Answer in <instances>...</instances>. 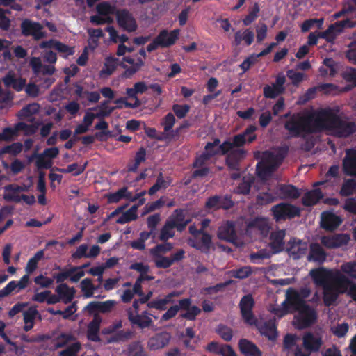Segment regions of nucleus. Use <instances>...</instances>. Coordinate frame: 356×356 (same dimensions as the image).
Segmentation results:
<instances>
[{
	"mask_svg": "<svg viewBox=\"0 0 356 356\" xmlns=\"http://www.w3.org/2000/svg\"><path fill=\"white\" fill-rule=\"evenodd\" d=\"M284 157L280 149H274L264 153L262 161L257 165V172L261 179L266 180L280 165Z\"/></svg>",
	"mask_w": 356,
	"mask_h": 356,
	"instance_id": "39448f33",
	"label": "nucleus"
},
{
	"mask_svg": "<svg viewBox=\"0 0 356 356\" xmlns=\"http://www.w3.org/2000/svg\"><path fill=\"white\" fill-rule=\"evenodd\" d=\"M175 123V118L173 114L168 113L162 122L163 126L164 132L163 134V138L165 139H172L177 134V131L172 130Z\"/></svg>",
	"mask_w": 356,
	"mask_h": 356,
	"instance_id": "7c9ffc66",
	"label": "nucleus"
},
{
	"mask_svg": "<svg viewBox=\"0 0 356 356\" xmlns=\"http://www.w3.org/2000/svg\"><path fill=\"white\" fill-rule=\"evenodd\" d=\"M172 221H167L165 225L161 230L159 238L161 241H167L175 235L174 229L175 228L172 225Z\"/></svg>",
	"mask_w": 356,
	"mask_h": 356,
	"instance_id": "864d4df0",
	"label": "nucleus"
},
{
	"mask_svg": "<svg viewBox=\"0 0 356 356\" xmlns=\"http://www.w3.org/2000/svg\"><path fill=\"white\" fill-rule=\"evenodd\" d=\"M98 14L104 17H111V15L116 13L115 6L108 2H102L97 6Z\"/></svg>",
	"mask_w": 356,
	"mask_h": 356,
	"instance_id": "3c124183",
	"label": "nucleus"
},
{
	"mask_svg": "<svg viewBox=\"0 0 356 356\" xmlns=\"http://www.w3.org/2000/svg\"><path fill=\"white\" fill-rule=\"evenodd\" d=\"M183 211L176 210L169 218L168 221H172V225L179 232H181L189 222V220H184Z\"/></svg>",
	"mask_w": 356,
	"mask_h": 356,
	"instance_id": "a19ab883",
	"label": "nucleus"
},
{
	"mask_svg": "<svg viewBox=\"0 0 356 356\" xmlns=\"http://www.w3.org/2000/svg\"><path fill=\"white\" fill-rule=\"evenodd\" d=\"M22 32L26 35H32L35 39L39 40L44 37L42 26L38 22L25 20L22 24Z\"/></svg>",
	"mask_w": 356,
	"mask_h": 356,
	"instance_id": "2eb2a0df",
	"label": "nucleus"
},
{
	"mask_svg": "<svg viewBox=\"0 0 356 356\" xmlns=\"http://www.w3.org/2000/svg\"><path fill=\"white\" fill-rule=\"evenodd\" d=\"M323 195L318 189H314L305 194L302 197V203L305 206H311L316 204L322 198Z\"/></svg>",
	"mask_w": 356,
	"mask_h": 356,
	"instance_id": "a18cd8bd",
	"label": "nucleus"
},
{
	"mask_svg": "<svg viewBox=\"0 0 356 356\" xmlns=\"http://www.w3.org/2000/svg\"><path fill=\"white\" fill-rule=\"evenodd\" d=\"M309 275L316 284L323 287L343 275L339 270H327L322 268L312 270Z\"/></svg>",
	"mask_w": 356,
	"mask_h": 356,
	"instance_id": "1a4fd4ad",
	"label": "nucleus"
},
{
	"mask_svg": "<svg viewBox=\"0 0 356 356\" xmlns=\"http://www.w3.org/2000/svg\"><path fill=\"white\" fill-rule=\"evenodd\" d=\"M123 61L130 64L131 66L130 67H127V66L124 64L122 65V67L125 69V71L123 74V76L129 78L136 72L140 70V69L143 66L144 63L141 59H137L135 61L134 59L130 57H125L123 58Z\"/></svg>",
	"mask_w": 356,
	"mask_h": 356,
	"instance_id": "c756f323",
	"label": "nucleus"
},
{
	"mask_svg": "<svg viewBox=\"0 0 356 356\" xmlns=\"http://www.w3.org/2000/svg\"><path fill=\"white\" fill-rule=\"evenodd\" d=\"M287 301L291 305L293 310L298 311L293 321L296 328L304 329L314 323L316 320V312L302 301L300 296L293 289L287 290Z\"/></svg>",
	"mask_w": 356,
	"mask_h": 356,
	"instance_id": "7ed1b4c3",
	"label": "nucleus"
},
{
	"mask_svg": "<svg viewBox=\"0 0 356 356\" xmlns=\"http://www.w3.org/2000/svg\"><path fill=\"white\" fill-rule=\"evenodd\" d=\"M56 348L66 346V348L60 353V356H76L80 350L81 344L71 334H62L57 337Z\"/></svg>",
	"mask_w": 356,
	"mask_h": 356,
	"instance_id": "6e6552de",
	"label": "nucleus"
},
{
	"mask_svg": "<svg viewBox=\"0 0 356 356\" xmlns=\"http://www.w3.org/2000/svg\"><path fill=\"white\" fill-rule=\"evenodd\" d=\"M79 288L83 296L86 298H92L97 289L90 278L83 279L79 284Z\"/></svg>",
	"mask_w": 356,
	"mask_h": 356,
	"instance_id": "c9c22d12",
	"label": "nucleus"
},
{
	"mask_svg": "<svg viewBox=\"0 0 356 356\" xmlns=\"http://www.w3.org/2000/svg\"><path fill=\"white\" fill-rule=\"evenodd\" d=\"M29 280V275H24L19 281L15 282L12 281L10 282L6 286H5V291L6 293H18L24 288L26 287L28 282Z\"/></svg>",
	"mask_w": 356,
	"mask_h": 356,
	"instance_id": "e433bc0d",
	"label": "nucleus"
},
{
	"mask_svg": "<svg viewBox=\"0 0 356 356\" xmlns=\"http://www.w3.org/2000/svg\"><path fill=\"white\" fill-rule=\"evenodd\" d=\"M147 89V86L145 82L143 81L137 82L134 85L132 88H127V95L129 97L134 100L133 106H139L140 105V102L137 98V95L144 93Z\"/></svg>",
	"mask_w": 356,
	"mask_h": 356,
	"instance_id": "393cba45",
	"label": "nucleus"
},
{
	"mask_svg": "<svg viewBox=\"0 0 356 356\" xmlns=\"http://www.w3.org/2000/svg\"><path fill=\"white\" fill-rule=\"evenodd\" d=\"M179 309L186 311L181 316L188 320H194L200 312V309L195 305H191V300L188 298L182 299L179 301Z\"/></svg>",
	"mask_w": 356,
	"mask_h": 356,
	"instance_id": "412c9836",
	"label": "nucleus"
},
{
	"mask_svg": "<svg viewBox=\"0 0 356 356\" xmlns=\"http://www.w3.org/2000/svg\"><path fill=\"white\" fill-rule=\"evenodd\" d=\"M285 236L284 230H279L273 232L270 236V245L273 249L272 253H275L281 250L284 246L283 239Z\"/></svg>",
	"mask_w": 356,
	"mask_h": 356,
	"instance_id": "ea45409f",
	"label": "nucleus"
},
{
	"mask_svg": "<svg viewBox=\"0 0 356 356\" xmlns=\"http://www.w3.org/2000/svg\"><path fill=\"white\" fill-rule=\"evenodd\" d=\"M276 196L266 193H260L257 197V202L259 205H265L274 202Z\"/></svg>",
	"mask_w": 356,
	"mask_h": 356,
	"instance_id": "0e129e2a",
	"label": "nucleus"
},
{
	"mask_svg": "<svg viewBox=\"0 0 356 356\" xmlns=\"http://www.w3.org/2000/svg\"><path fill=\"white\" fill-rule=\"evenodd\" d=\"M326 254L320 245L314 243L310 247V252L308 256L309 261L322 263L325 260Z\"/></svg>",
	"mask_w": 356,
	"mask_h": 356,
	"instance_id": "58836bf2",
	"label": "nucleus"
},
{
	"mask_svg": "<svg viewBox=\"0 0 356 356\" xmlns=\"http://www.w3.org/2000/svg\"><path fill=\"white\" fill-rule=\"evenodd\" d=\"M254 38L253 31L250 29H247L243 31H238L235 33L234 35V44L235 45H239L242 41H244L247 45H250Z\"/></svg>",
	"mask_w": 356,
	"mask_h": 356,
	"instance_id": "4c0bfd02",
	"label": "nucleus"
},
{
	"mask_svg": "<svg viewBox=\"0 0 356 356\" xmlns=\"http://www.w3.org/2000/svg\"><path fill=\"white\" fill-rule=\"evenodd\" d=\"M41 48L54 49L60 53L63 56H67L74 54V51L72 47L60 42L55 40H51L46 42H42L40 44Z\"/></svg>",
	"mask_w": 356,
	"mask_h": 356,
	"instance_id": "aec40b11",
	"label": "nucleus"
},
{
	"mask_svg": "<svg viewBox=\"0 0 356 356\" xmlns=\"http://www.w3.org/2000/svg\"><path fill=\"white\" fill-rule=\"evenodd\" d=\"M253 181V177L250 175L243 177L242 182L238 186L236 191L238 193L247 194L250 191V186Z\"/></svg>",
	"mask_w": 356,
	"mask_h": 356,
	"instance_id": "4d7b16f0",
	"label": "nucleus"
},
{
	"mask_svg": "<svg viewBox=\"0 0 356 356\" xmlns=\"http://www.w3.org/2000/svg\"><path fill=\"white\" fill-rule=\"evenodd\" d=\"M307 245L300 240L293 239L290 243V246L288 248V252L293 259H298L304 255L307 251Z\"/></svg>",
	"mask_w": 356,
	"mask_h": 356,
	"instance_id": "c85d7f7f",
	"label": "nucleus"
},
{
	"mask_svg": "<svg viewBox=\"0 0 356 356\" xmlns=\"http://www.w3.org/2000/svg\"><path fill=\"white\" fill-rule=\"evenodd\" d=\"M179 35V30L175 29L171 31H162L157 36V42L161 47H168L175 43Z\"/></svg>",
	"mask_w": 356,
	"mask_h": 356,
	"instance_id": "f3484780",
	"label": "nucleus"
},
{
	"mask_svg": "<svg viewBox=\"0 0 356 356\" xmlns=\"http://www.w3.org/2000/svg\"><path fill=\"white\" fill-rule=\"evenodd\" d=\"M172 249V245L170 243L160 244L150 250V254L152 256H162Z\"/></svg>",
	"mask_w": 356,
	"mask_h": 356,
	"instance_id": "052dcab7",
	"label": "nucleus"
},
{
	"mask_svg": "<svg viewBox=\"0 0 356 356\" xmlns=\"http://www.w3.org/2000/svg\"><path fill=\"white\" fill-rule=\"evenodd\" d=\"M108 197L110 202H118L122 198H126L131 201L136 200V197H133L125 187L118 190L115 193L110 194Z\"/></svg>",
	"mask_w": 356,
	"mask_h": 356,
	"instance_id": "de8ad7c7",
	"label": "nucleus"
},
{
	"mask_svg": "<svg viewBox=\"0 0 356 356\" xmlns=\"http://www.w3.org/2000/svg\"><path fill=\"white\" fill-rule=\"evenodd\" d=\"M69 274H70L69 280L72 282H77L81 278L85 275L83 266L72 267L69 268Z\"/></svg>",
	"mask_w": 356,
	"mask_h": 356,
	"instance_id": "6e6d98bb",
	"label": "nucleus"
},
{
	"mask_svg": "<svg viewBox=\"0 0 356 356\" xmlns=\"http://www.w3.org/2000/svg\"><path fill=\"white\" fill-rule=\"evenodd\" d=\"M119 60L113 56H107L105 58L104 67L100 71V76L107 77L112 74L118 65Z\"/></svg>",
	"mask_w": 356,
	"mask_h": 356,
	"instance_id": "f704fd0d",
	"label": "nucleus"
},
{
	"mask_svg": "<svg viewBox=\"0 0 356 356\" xmlns=\"http://www.w3.org/2000/svg\"><path fill=\"white\" fill-rule=\"evenodd\" d=\"M293 307L287 301V292L286 293V300L282 302L280 306H272L270 308V312L274 314L278 318H282L284 315L292 312Z\"/></svg>",
	"mask_w": 356,
	"mask_h": 356,
	"instance_id": "37998d69",
	"label": "nucleus"
},
{
	"mask_svg": "<svg viewBox=\"0 0 356 356\" xmlns=\"http://www.w3.org/2000/svg\"><path fill=\"white\" fill-rule=\"evenodd\" d=\"M283 91L280 89L275 83L272 85H266L264 88V95L267 98H275Z\"/></svg>",
	"mask_w": 356,
	"mask_h": 356,
	"instance_id": "bf43d9fd",
	"label": "nucleus"
},
{
	"mask_svg": "<svg viewBox=\"0 0 356 356\" xmlns=\"http://www.w3.org/2000/svg\"><path fill=\"white\" fill-rule=\"evenodd\" d=\"M127 312L129 320L134 325L144 328L149 327L152 323V321L147 312L139 314L136 312H134L131 309H129Z\"/></svg>",
	"mask_w": 356,
	"mask_h": 356,
	"instance_id": "6ab92c4d",
	"label": "nucleus"
},
{
	"mask_svg": "<svg viewBox=\"0 0 356 356\" xmlns=\"http://www.w3.org/2000/svg\"><path fill=\"white\" fill-rule=\"evenodd\" d=\"M350 238L348 234H340L323 236L321 239V243L327 248H338L346 245L349 242Z\"/></svg>",
	"mask_w": 356,
	"mask_h": 356,
	"instance_id": "ddd939ff",
	"label": "nucleus"
},
{
	"mask_svg": "<svg viewBox=\"0 0 356 356\" xmlns=\"http://www.w3.org/2000/svg\"><path fill=\"white\" fill-rule=\"evenodd\" d=\"M3 82L8 87L13 88L16 90H22L25 86L26 80L18 76L14 72H10L3 78Z\"/></svg>",
	"mask_w": 356,
	"mask_h": 356,
	"instance_id": "bb28decb",
	"label": "nucleus"
},
{
	"mask_svg": "<svg viewBox=\"0 0 356 356\" xmlns=\"http://www.w3.org/2000/svg\"><path fill=\"white\" fill-rule=\"evenodd\" d=\"M343 78L348 81L351 83L353 86H356V69L348 68L343 74Z\"/></svg>",
	"mask_w": 356,
	"mask_h": 356,
	"instance_id": "774afa93",
	"label": "nucleus"
},
{
	"mask_svg": "<svg viewBox=\"0 0 356 356\" xmlns=\"http://www.w3.org/2000/svg\"><path fill=\"white\" fill-rule=\"evenodd\" d=\"M104 104H102L101 106L93 108V110H99V111L97 112V113H92V109L87 111L85 113L83 122L76 127L74 131V134H81L87 132L95 118H101L108 115L111 113L113 109H109L108 111H104L102 108Z\"/></svg>",
	"mask_w": 356,
	"mask_h": 356,
	"instance_id": "9d476101",
	"label": "nucleus"
},
{
	"mask_svg": "<svg viewBox=\"0 0 356 356\" xmlns=\"http://www.w3.org/2000/svg\"><path fill=\"white\" fill-rule=\"evenodd\" d=\"M285 128L291 136L325 129L339 137H346L356 129L354 123L341 119L330 108L294 115L285 124Z\"/></svg>",
	"mask_w": 356,
	"mask_h": 356,
	"instance_id": "f257e3e1",
	"label": "nucleus"
},
{
	"mask_svg": "<svg viewBox=\"0 0 356 356\" xmlns=\"http://www.w3.org/2000/svg\"><path fill=\"white\" fill-rule=\"evenodd\" d=\"M341 33V31L336 24L330 25L328 29L323 31L319 32V36L325 39L327 42L333 43L337 35Z\"/></svg>",
	"mask_w": 356,
	"mask_h": 356,
	"instance_id": "c03bdc74",
	"label": "nucleus"
},
{
	"mask_svg": "<svg viewBox=\"0 0 356 356\" xmlns=\"http://www.w3.org/2000/svg\"><path fill=\"white\" fill-rule=\"evenodd\" d=\"M356 191V182L353 179L346 181L341 188L340 194L343 196L353 195Z\"/></svg>",
	"mask_w": 356,
	"mask_h": 356,
	"instance_id": "5fc2aeb1",
	"label": "nucleus"
},
{
	"mask_svg": "<svg viewBox=\"0 0 356 356\" xmlns=\"http://www.w3.org/2000/svg\"><path fill=\"white\" fill-rule=\"evenodd\" d=\"M339 270L347 278L356 279V261L342 264Z\"/></svg>",
	"mask_w": 356,
	"mask_h": 356,
	"instance_id": "49530a36",
	"label": "nucleus"
},
{
	"mask_svg": "<svg viewBox=\"0 0 356 356\" xmlns=\"http://www.w3.org/2000/svg\"><path fill=\"white\" fill-rule=\"evenodd\" d=\"M232 277L245 279L252 274V269L250 266H243L242 268L232 270L229 272Z\"/></svg>",
	"mask_w": 356,
	"mask_h": 356,
	"instance_id": "13d9d810",
	"label": "nucleus"
},
{
	"mask_svg": "<svg viewBox=\"0 0 356 356\" xmlns=\"http://www.w3.org/2000/svg\"><path fill=\"white\" fill-rule=\"evenodd\" d=\"M169 182L164 180L161 175L158 177L156 182L149 190V194L152 195L161 189H165L168 187Z\"/></svg>",
	"mask_w": 356,
	"mask_h": 356,
	"instance_id": "e2e57ef3",
	"label": "nucleus"
},
{
	"mask_svg": "<svg viewBox=\"0 0 356 356\" xmlns=\"http://www.w3.org/2000/svg\"><path fill=\"white\" fill-rule=\"evenodd\" d=\"M40 106L36 104H31L24 107L21 111L20 115L23 117H29L38 112Z\"/></svg>",
	"mask_w": 356,
	"mask_h": 356,
	"instance_id": "338daca9",
	"label": "nucleus"
},
{
	"mask_svg": "<svg viewBox=\"0 0 356 356\" xmlns=\"http://www.w3.org/2000/svg\"><path fill=\"white\" fill-rule=\"evenodd\" d=\"M254 300L250 295L244 296L240 302V308L243 318L250 325H256L261 334L266 336L270 340H274L277 336L275 324L273 321L259 322L252 313L254 305Z\"/></svg>",
	"mask_w": 356,
	"mask_h": 356,
	"instance_id": "20e7f679",
	"label": "nucleus"
},
{
	"mask_svg": "<svg viewBox=\"0 0 356 356\" xmlns=\"http://www.w3.org/2000/svg\"><path fill=\"white\" fill-rule=\"evenodd\" d=\"M180 295L179 293L172 292L163 298H158L156 300H154L147 303V306L149 308H155L159 310H165L167 307V305L170 303H173L175 302L174 298L178 297Z\"/></svg>",
	"mask_w": 356,
	"mask_h": 356,
	"instance_id": "5701e85b",
	"label": "nucleus"
},
{
	"mask_svg": "<svg viewBox=\"0 0 356 356\" xmlns=\"http://www.w3.org/2000/svg\"><path fill=\"white\" fill-rule=\"evenodd\" d=\"M270 229L268 220L265 218H256L249 222L247 226V232L250 235L259 234L262 236L267 235Z\"/></svg>",
	"mask_w": 356,
	"mask_h": 356,
	"instance_id": "4468645a",
	"label": "nucleus"
},
{
	"mask_svg": "<svg viewBox=\"0 0 356 356\" xmlns=\"http://www.w3.org/2000/svg\"><path fill=\"white\" fill-rule=\"evenodd\" d=\"M25 191H26V188L17 185L7 186L4 187L3 198L7 201L19 202H21V195H19V193Z\"/></svg>",
	"mask_w": 356,
	"mask_h": 356,
	"instance_id": "a878e982",
	"label": "nucleus"
},
{
	"mask_svg": "<svg viewBox=\"0 0 356 356\" xmlns=\"http://www.w3.org/2000/svg\"><path fill=\"white\" fill-rule=\"evenodd\" d=\"M154 262L158 268H166L172 265L170 257L152 256Z\"/></svg>",
	"mask_w": 356,
	"mask_h": 356,
	"instance_id": "69168bd1",
	"label": "nucleus"
},
{
	"mask_svg": "<svg viewBox=\"0 0 356 356\" xmlns=\"http://www.w3.org/2000/svg\"><path fill=\"white\" fill-rule=\"evenodd\" d=\"M30 64L35 74L42 72L43 74H51L54 72V67L53 66H43L39 58H32L30 60Z\"/></svg>",
	"mask_w": 356,
	"mask_h": 356,
	"instance_id": "79ce46f5",
	"label": "nucleus"
},
{
	"mask_svg": "<svg viewBox=\"0 0 356 356\" xmlns=\"http://www.w3.org/2000/svg\"><path fill=\"white\" fill-rule=\"evenodd\" d=\"M273 216L276 220H280L287 218L298 216L300 211L296 207L289 204H278L271 209Z\"/></svg>",
	"mask_w": 356,
	"mask_h": 356,
	"instance_id": "9b49d317",
	"label": "nucleus"
},
{
	"mask_svg": "<svg viewBox=\"0 0 356 356\" xmlns=\"http://www.w3.org/2000/svg\"><path fill=\"white\" fill-rule=\"evenodd\" d=\"M56 292L60 298V300L67 304L74 298L76 290L66 284H60L56 288Z\"/></svg>",
	"mask_w": 356,
	"mask_h": 356,
	"instance_id": "cd10ccee",
	"label": "nucleus"
},
{
	"mask_svg": "<svg viewBox=\"0 0 356 356\" xmlns=\"http://www.w3.org/2000/svg\"><path fill=\"white\" fill-rule=\"evenodd\" d=\"M343 164L344 172L347 175H356V150H347Z\"/></svg>",
	"mask_w": 356,
	"mask_h": 356,
	"instance_id": "b1692460",
	"label": "nucleus"
},
{
	"mask_svg": "<svg viewBox=\"0 0 356 356\" xmlns=\"http://www.w3.org/2000/svg\"><path fill=\"white\" fill-rule=\"evenodd\" d=\"M218 236L220 239L234 242L236 234L232 223L227 222L220 226L218 229Z\"/></svg>",
	"mask_w": 356,
	"mask_h": 356,
	"instance_id": "72a5a7b5",
	"label": "nucleus"
},
{
	"mask_svg": "<svg viewBox=\"0 0 356 356\" xmlns=\"http://www.w3.org/2000/svg\"><path fill=\"white\" fill-rule=\"evenodd\" d=\"M239 348L245 356H261V352L256 345L247 339H241L239 341Z\"/></svg>",
	"mask_w": 356,
	"mask_h": 356,
	"instance_id": "473e14b6",
	"label": "nucleus"
},
{
	"mask_svg": "<svg viewBox=\"0 0 356 356\" xmlns=\"http://www.w3.org/2000/svg\"><path fill=\"white\" fill-rule=\"evenodd\" d=\"M287 76L291 81L293 85H298L303 80L307 79V76L305 74L297 72L294 70H289L287 72Z\"/></svg>",
	"mask_w": 356,
	"mask_h": 356,
	"instance_id": "680f3d73",
	"label": "nucleus"
},
{
	"mask_svg": "<svg viewBox=\"0 0 356 356\" xmlns=\"http://www.w3.org/2000/svg\"><path fill=\"white\" fill-rule=\"evenodd\" d=\"M277 196L280 198H296L299 196V193L293 186H283L280 187Z\"/></svg>",
	"mask_w": 356,
	"mask_h": 356,
	"instance_id": "8fccbe9b",
	"label": "nucleus"
},
{
	"mask_svg": "<svg viewBox=\"0 0 356 356\" xmlns=\"http://www.w3.org/2000/svg\"><path fill=\"white\" fill-rule=\"evenodd\" d=\"M323 338L321 330L305 332L302 336V347L307 353H304L300 348H297L294 356H309L312 353L318 352L323 345Z\"/></svg>",
	"mask_w": 356,
	"mask_h": 356,
	"instance_id": "423d86ee",
	"label": "nucleus"
},
{
	"mask_svg": "<svg viewBox=\"0 0 356 356\" xmlns=\"http://www.w3.org/2000/svg\"><path fill=\"white\" fill-rule=\"evenodd\" d=\"M44 251H38L33 257H31L27 262L26 266V271L28 274L33 273L37 268L38 261L44 257Z\"/></svg>",
	"mask_w": 356,
	"mask_h": 356,
	"instance_id": "603ef678",
	"label": "nucleus"
},
{
	"mask_svg": "<svg viewBox=\"0 0 356 356\" xmlns=\"http://www.w3.org/2000/svg\"><path fill=\"white\" fill-rule=\"evenodd\" d=\"M137 209L138 207H131L129 209L121 214V216L116 220V222L119 224H124L136 219Z\"/></svg>",
	"mask_w": 356,
	"mask_h": 356,
	"instance_id": "09e8293b",
	"label": "nucleus"
},
{
	"mask_svg": "<svg viewBox=\"0 0 356 356\" xmlns=\"http://www.w3.org/2000/svg\"><path fill=\"white\" fill-rule=\"evenodd\" d=\"M188 243L190 246L196 249L202 251H206L211 245V238L210 235L202 232L195 239H188Z\"/></svg>",
	"mask_w": 356,
	"mask_h": 356,
	"instance_id": "4be33fe9",
	"label": "nucleus"
},
{
	"mask_svg": "<svg viewBox=\"0 0 356 356\" xmlns=\"http://www.w3.org/2000/svg\"><path fill=\"white\" fill-rule=\"evenodd\" d=\"M346 283H348V278L343 275L325 285L323 302L325 305L330 306L334 304L339 294L346 293Z\"/></svg>",
	"mask_w": 356,
	"mask_h": 356,
	"instance_id": "0eeeda50",
	"label": "nucleus"
},
{
	"mask_svg": "<svg viewBox=\"0 0 356 356\" xmlns=\"http://www.w3.org/2000/svg\"><path fill=\"white\" fill-rule=\"evenodd\" d=\"M102 318L98 314H95L92 321L88 326V338L90 340L97 341L99 340L98 332L102 323Z\"/></svg>",
	"mask_w": 356,
	"mask_h": 356,
	"instance_id": "2f4dec72",
	"label": "nucleus"
},
{
	"mask_svg": "<svg viewBox=\"0 0 356 356\" xmlns=\"http://www.w3.org/2000/svg\"><path fill=\"white\" fill-rule=\"evenodd\" d=\"M170 336L168 332H161L152 337L147 343L149 350H156L164 348L169 343Z\"/></svg>",
	"mask_w": 356,
	"mask_h": 356,
	"instance_id": "a211bd4d",
	"label": "nucleus"
},
{
	"mask_svg": "<svg viewBox=\"0 0 356 356\" xmlns=\"http://www.w3.org/2000/svg\"><path fill=\"white\" fill-rule=\"evenodd\" d=\"M254 126H250L241 134L235 136L232 141L227 140L220 145V140H216L213 143H208L205 147V154L197 159L195 165H201L203 160L221 152L227 154V163L230 168L235 169L238 163L245 157V152L241 147L246 143H252L255 138Z\"/></svg>",
	"mask_w": 356,
	"mask_h": 356,
	"instance_id": "f03ea898",
	"label": "nucleus"
},
{
	"mask_svg": "<svg viewBox=\"0 0 356 356\" xmlns=\"http://www.w3.org/2000/svg\"><path fill=\"white\" fill-rule=\"evenodd\" d=\"M116 19L119 26L128 32H133L137 29V23L132 14L126 10L116 12Z\"/></svg>",
	"mask_w": 356,
	"mask_h": 356,
	"instance_id": "f8f14e48",
	"label": "nucleus"
},
{
	"mask_svg": "<svg viewBox=\"0 0 356 356\" xmlns=\"http://www.w3.org/2000/svg\"><path fill=\"white\" fill-rule=\"evenodd\" d=\"M341 222V218L332 212L325 211L321 214V225L326 230H334Z\"/></svg>",
	"mask_w": 356,
	"mask_h": 356,
	"instance_id": "dca6fc26",
	"label": "nucleus"
}]
</instances>
